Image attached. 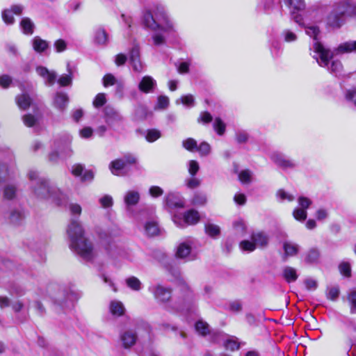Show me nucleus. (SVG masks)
<instances>
[{
  "label": "nucleus",
  "mask_w": 356,
  "mask_h": 356,
  "mask_svg": "<svg viewBox=\"0 0 356 356\" xmlns=\"http://www.w3.org/2000/svg\"><path fill=\"white\" fill-rule=\"evenodd\" d=\"M154 15L155 17L149 10H145L143 15V24L154 32L152 35L154 45H164L166 44L165 34L175 33L177 31L176 24L162 6L156 7Z\"/></svg>",
  "instance_id": "nucleus-1"
},
{
  "label": "nucleus",
  "mask_w": 356,
  "mask_h": 356,
  "mask_svg": "<svg viewBox=\"0 0 356 356\" xmlns=\"http://www.w3.org/2000/svg\"><path fill=\"white\" fill-rule=\"evenodd\" d=\"M28 177L31 181V193L40 200H49L58 206L65 205L67 195L60 188L51 186L48 179L39 177L37 171L30 170Z\"/></svg>",
  "instance_id": "nucleus-2"
},
{
  "label": "nucleus",
  "mask_w": 356,
  "mask_h": 356,
  "mask_svg": "<svg viewBox=\"0 0 356 356\" xmlns=\"http://www.w3.org/2000/svg\"><path fill=\"white\" fill-rule=\"evenodd\" d=\"M70 238V248L83 260L92 261L97 257L92 243L84 236L80 222L75 219L70 221L67 229Z\"/></svg>",
  "instance_id": "nucleus-3"
},
{
  "label": "nucleus",
  "mask_w": 356,
  "mask_h": 356,
  "mask_svg": "<svg viewBox=\"0 0 356 356\" xmlns=\"http://www.w3.org/2000/svg\"><path fill=\"white\" fill-rule=\"evenodd\" d=\"M305 30L306 34L314 40L312 47L314 55L313 56L320 66H326L327 65V59L330 56V50L326 49L320 42L318 35L320 30L316 26H307Z\"/></svg>",
  "instance_id": "nucleus-4"
},
{
  "label": "nucleus",
  "mask_w": 356,
  "mask_h": 356,
  "mask_svg": "<svg viewBox=\"0 0 356 356\" xmlns=\"http://www.w3.org/2000/svg\"><path fill=\"white\" fill-rule=\"evenodd\" d=\"M136 161L137 159L135 156L131 154H127L121 159L113 161L109 165V168L113 175L122 176L125 174L129 169V166L136 163Z\"/></svg>",
  "instance_id": "nucleus-5"
},
{
  "label": "nucleus",
  "mask_w": 356,
  "mask_h": 356,
  "mask_svg": "<svg viewBox=\"0 0 356 356\" xmlns=\"http://www.w3.org/2000/svg\"><path fill=\"white\" fill-rule=\"evenodd\" d=\"M70 140H63L56 144V151H53L49 156V160L53 163H57L60 160L65 159L72 155Z\"/></svg>",
  "instance_id": "nucleus-6"
},
{
  "label": "nucleus",
  "mask_w": 356,
  "mask_h": 356,
  "mask_svg": "<svg viewBox=\"0 0 356 356\" xmlns=\"http://www.w3.org/2000/svg\"><path fill=\"white\" fill-rule=\"evenodd\" d=\"M192 244L193 241L191 240L180 243L177 247L175 257L184 259L185 261L195 260L197 258V254L192 250Z\"/></svg>",
  "instance_id": "nucleus-7"
},
{
  "label": "nucleus",
  "mask_w": 356,
  "mask_h": 356,
  "mask_svg": "<svg viewBox=\"0 0 356 356\" xmlns=\"http://www.w3.org/2000/svg\"><path fill=\"white\" fill-rule=\"evenodd\" d=\"M334 6L346 19L356 17V0H343Z\"/></svg>",
  "instance_id": "nucleus-8"
},
{
  "label": "nucleus",
  "mask_w": 356,
  "mask_h": 356,
  "mask_svg": "<svg viewBox=\"0 0 356 356\" xmlns=\"http://www.w3.org/2000/svg\"><path fill=\"white\" fill-rule=\"evenodd\" d=\"M72 295L66 291H63L61 294L58 295L54 299L55 310L59 312L60 310L70 307L72 305Z\"/></svg>",
  "instance_id": "nucleus-9"
},
{
  "label": "nucleus",
  "mask_w": 356,
  "mask_h": 356,
  "mask_svg": "<svg viewBox=\"0 0 356 356\" xmlns=\"http://www.w3.org/2000/svg\"><path fill=\"white\" fill-rule=\"evenodd\" d=\"M140 199V193L136 190L127 191L123 197L125 209L127 212H132L133 207L136 206Z\"/></svg>",
  "instance_id": "nucleus-10"
},
{
  "label": "nucleus",
  "mask_w": 356,
  "mask_h": 356,
  "mask_svg": "<svg viewBox=\"0 0 356 356\" xmlns=\"http://www.w3.org/2000/svg\"><path fill=\"white\" fill-rule=\"evenodd\" d=\"M154 298L160 302L165 303L171 298V289L168 287H164L162 285H156L149 288Z\"/></svg>",
  "instance_id": "nucleus-11"
},
{
  "label": "nucleus",
  "mask_w": 356,
  "mask_h": 356,
  "mask_svg": "<svg viewBox=\"0 0 356 356\" xmlns=\"http://www.w3.org/2000/svg\"><path fill=\"white\" fill-rule=\"evenodd\" d=\"M346 19L338 11L334 6H333L332 11L327 15L326 19L327 25L333 29H339L346 23Z\"/></svg>",
  "instance_id": "nucleus-12"
},
{
  "label": "nucleus",
  "mask_w": 356,
  "mask_h": 356,
  "mask_svg": "<svg viewBox=\"0 0 356 356\" xmlns=\"http://www.w3.org/2000/svg\"><path fill=\"white\" fill-rule=\"evenodd\" d=\"M270 159L275 165L284 170L293 168L296 165L293 160L279 152L273 153Z\"/></svg>",
  "instance_id": "nucleus-13"
},
{
  "label": "nucleus",
  "mask_w": 356,
  "mask_h": 356,
  "mask_svg": "<svg viewBox=\"0 0 356 356\" xmlns=\"http://www.w3.org/2000/svg\"><path fill=\"white\" fill-rule=\"evenodd\" d=\"M71 173L75 177H80L81 181H90L94 175L92 170H85V166L80 163L72 166Z\"/></svg>",
  "instance_id": "nucleus-14"
},
{
  "label": "nucleus",
  "mask_w": 356,
  "mask_h": 356,
  "mask_svg": "<svg viewBox=\"0 0 356 356\" xmlns=\"http://www.w3.org/2000/svg\"><path fill=\"white\" fill-rule=\"evenodd\" d=\"M156 81L150 76H145L138 83V90L143 93L153 92L156 88Z\"/></svg>",
  "instance_id": "nucleus-15"
},
{
  "label": "nucleus",
  "mask_w": 356,
  "mask_h": 356,
  "mask_svg": "<svg viewBox=\"0 0 356 356\" xmlns=\"http://www.w3.org/2000/svg\"><path fill=\"white\" fill-rule=\"evenodd\" d=\"M108 34L103 27L99 26L94 29L93 42L96 45L104 47L108 44Z\"/></svg>",
  "instance_id": "nucleus-16"
},
{
  "label": "nucleus",
  "mask_w": 356,
  "mask_h": 356,
  "mask_svg": "<svg viewBox=\"0 0 356 356\" xmlns=\"http://www.w3.org/2000/svg\"><path fill=\"white\" fill-rule=\"evenodd\" d=\"M122 346L124 348H129L135 345L137 341L136 332L131 330L122 332L120 335Z\"/></svg>",
  "instance_id": "nucleus-17"
},
{
  "label": "nucleus",
  "mask_w": 356,
  "mask_h": 356,
  "mask_svg": "<svg viewBox=\"0 0 356 356\" xmlns=\"http://www.w3.org/2000/svg\"><path fill=\"white\" fill-rule=\"evenodd\" d=\"M37 73L44 79L45 84L52 86L56 82L57 74L54 71H49L47 67L39 66L36 68Z\"/></svg>",
  "instance_id": "nucleus-18"
},
{
  "label": "nucleus",
  "mask_w": 356,
  "mask_h": 356,
  "mask_svg": "<svg viewBox=\"0 0 356 356\" xmlns=\"http://www.w3.org/2000/svg\"><path fill=\"white\" fill-rule=\"evenodd\" d=\"M284 250V254L282 259L286 261L289 257L296 256L300 250V246L298 244L292 241H284L282 245Z\"/></svg>",
  "instance_id": "nucleus-19"
},
{
  "label": "nucleus",
  "mask_w": 356,
  "mask_h": 356,
  "mask_svg": "<svg viewBox=\"0 0 356 356\" xmlns=\"http://www.w3.org/2000/svg\"><path fill=\"white\" fill-rule=\"evenodd\" d=\"M251 240L254 241L257 248H265L269 243V236L264 232H256L251 234Z\"/></svg>",
  "instance_id": "nucleus-20"
},
{
  "label": "nucleus",
  "mask_w": 356,
  "mask_h": 356,
  "mask_svg": "<svg viewBox=\"0 0 356 356\" xmlns=\"http://www.w3.org/2000/svg\"><path fill=\"white\" fill-rule=\"evenodd\" d=\"M165 204L169 208H181L184 203L177 194L174 193H168L165 197Z\"/></svg>",
  "instance_id": "nucleus-21"
},
{
  "label": "nucleus",
  "mask_w": 356,
  "mask_h": 356,
  "mask_svg": "<svg viewBox=\"0 0 356 356\" xmlns=\"http://www.w3.org/2000/svg\"><path fill=\"white\" fill-rule=\"evenodd\" d=\"M234 172L238 175L239 181L243 184H248L252 181V172L248 169L243 170L239 172V168L237 164H234Z\"/></svg>",
  "instance_id": "nucleus-22"
},
{
  "label": "nucleus",
  "mask_w": 356,
  "mask_h": 356,
  "mask_svg": "<svg viewBox=\"0 0 356 356\" xmlns=\"http://www.w3.org/2000/svg\"><path fill=\"white\" fill-rule=\"evenodd\" d=\"M68 96L63 92H57L54 98V105L60 111H63L67 106Z\"/></svg>",
  "instance_id": "nucleus-23"
},
{
  "label": "nucleus",
  "mask_w": 356,
  "mask_h": 356,
  "mask_svg": "<svg viewBox=\"0 0 356 356\" xmlns=\"http://www.w3.org/2000/svg\"><path fill=\"white\" fill-rule=\"evenodd\" d=\"M200 220L199 213L194 209H191L186 212L184 215V221L182 225H179L181 227H184L186 225H195Z\"/></svg>",
  "instance_id": "nucleus-24"
},
{
  "label": "nucleus",
  "mask_w": 356,
  "mask_h": 356,
  "mask_svg": "<svg viewBox=\"0 0 356 356\" xmlns=\"http://www.w3.org/2000/svg\"><path fill=\"white\" fill-rule=\"evenodd\" d=\"M31 44L34 51L39 54L44 53L49 48V42L39 36H35L31 40Z\"/></svg>",
  "instance_id": "nucleus-25"
},
{
  "label": "nucleus",
  "mask_w": 356,
  "mask_h": 356,
  "mask_svg": "<svg viewBox=\"0 0 356 356\" xmlns=\"http://www.w3.org/2000/svg\"><path fill=\"white\" fill-rule=\"evenodd\" d=\"M356 51V40H349L340 44L334 50L336 54Z\"/></svg>",
  "instance_id": "nucleus-26"
},
{
  "label": "nucleus",
  "mask_w": 356,
  "mask_h": 356,
  "mask_svg": "<svg viewBox=\"0 0 356 356\" xmlns=\"http://www.w3.org/2000/svg\"><path fill=\"white\" fill-rule=\"evenodd\" d=\"M334 53L330 51V56L328 58L327 65L326 66H323V67H327V70L335 76L341 75L342 72L343 66L339 60H332L330 66H329L330 59L332 58Z\"/></svg>",
  "instance_id": "nucleus-27"
},
{
  "label": "nucleus",
  "mask_w": 356,
  "mask_h": 356,
  "mask_svg": "<svg viewBox=\"0 0 356 356\" xmlns=\"http://www.w3.org/2000/svg\"><path fill=\"white\" fill-rule=\"evenodd\" d=\"M109 310L113 316H121L124 314L125 308L122 302L115 300L110 302Z\"/></svg>",
  "instance_id": "nucleus-28"
},
{
  "label": "nucleus",
  "mask_w": 356,
  "mask_h": 356,
  "mask_svg": "<svg viewBox=\"0 0 356 356\" xmlns=\"http://www.w3.org/2000/svg\"><path fill=\"white\" fill-rule=\"evenodd\" d=\"M20 27L25 35H31L34 32L35 24L29 17H23L20 22Z\"/></svg>",
  "instance_id": "nucleus-29"
},
{
  "label": "nucleus",
  "mask_w": 356,
  "mask_h": 356,
  "mask_svg": "<svg viewBox=\"0 0 356 356\" xmlns=\"http://www.w3.org/2000/svg\"><path fill=\"white\" fill-rule=\"evenodd\" d=\"M282 275L284 280L288 282H293L298 279L296 270L291 266H285L282 270Z\"/></svg>",
  "instance_id": "nucleus-30"
},
{
  "label": "nucleus",
  "mask_w": 356,
  "mask_h": 356,
  "mask_svg": "<svg viewBox=\"0 0 356 356\" xmlns=\"http://www.w3.org/2000/svg\"><path fill=\"white\" fill-rule=\"evenodd\" d=\"M320 256V251L317 248H312L306 253L305 261L307 264H316L318 261Z\"/></svg>",
  "instance_id": "nucleus-31"
},
{
  "label": "nucleus",
  "mask_w": 356,
  "mask_h": 356,
  "mask_svg": "<svg viewBox=\"0 0 356 356\" xmlns=\"http://www.w3.org/2000/svg\"><path fill=\"white\" fill-rule=\"evenodd\" d=\"M145 232L149 236H154L159 233V227L156 222L154 220L147 221L145 224Z\"/></svg>",
  "instance_id": "nucleus-32"
},
{
  "label": "nucleus",
  "mask_w": 356,
  "mask_h": 356,
  "mask_svg": "<svg viewBox=\"0 0 356 356\" xmlns=\"http://www.w3.org/2000/svg\"><path fill=\"white\" fill-rule=\"evenodd\" d=\"M31 99L27 94H22L16 97V102L19 108L22 110L27 109L31 103Z\"/></svg>",
  "instance_id": "nucleus-33"
},
{
  "label": "nucleus",
  "mask_w": 356,
  "mask_h": 356,
  "mask_svg": "<svg viewBox=\"0 0 356 356\" xmlns=\"http://www.w3.org/2000/svg\"><path fill=\"white\" fill-rule=\"evenodd\" d=\"M127 286L133 291H138L142 289L143 284L138 278L131 276L125 280Z\"/></svg>",
  "instance_id": "nucleus-34"
},
{
  "label": "nucleus",
  "mask_w": 356,
  "mask_h": 356,
  "mask_svg": "<svg viewBox=\"0 0 356 356\" xmlns=\"http://www.w3.org/2000/svg\"><path fill=\"white\" fill-rule=\"evenodd\" d=\"M17 186L13 184H7L3 189V197L7 200H13L15 197Z\"/></svg>",
  "instance_id": "nucleus-35"
},
{
  "label": "nucleus",
  "mask_w": 356,
  "mask_h": 356,
  "mask_svg": "<svg viewBox=\"0 0 356 356\" xmlns=\"http://www.w3.org/2000/svg\"><path fill=\"white\" fill-rule=\"evenodd\" d=\"M291 10H303L305 8V0H284Z\"/></svg>",
  "instance_id": "nucleus-36"
},
{
  "label": "nucleus",
  "mask_w": 356,
  "mask_h": 356,
  "mask_svg": "<svg viewBox=\"0 0 356 356\" xmlns=\"http://www.w3.org/2000/svg\"><path fill=\"white\" fill-rule=\"evenodd\" d=\"M68 74H62L58 79V83L60 86H70L72 82V73L70 69V65H67Z\"/></svg>",
  "instance_id": "nucleus-37"
},
{
  "label": "nucleus",
  "mask_w": 356,
  "mask_h": 356,
  "mask_svg": "<svg viewBox=\"0 0 356 356\" xmlns=\"http://www.w3.org/2000/svg\"><path fill=\"white\" fill-rule=\"evenodd\" d=\"M169 98L165 95H160L157 98V102L154 106L155 110H164L169 106Z\"/></svg>",
  "instance_id": "nucleus-38"
},
{
  "label": "nucleus",
  "mask_w": 356,
  "mask_h": 356,
  "mask_svg": "<svg viewBox=\"0 0 356 356\" xmlns=\"http://www.w3.org/2000/svg\"><path fill=\"white\" fill-rule=\"evenodd\" d=\"M180 102L186 106L193 107L195 105V99L192 95H186L181 96L179 99L176 101L177 104H179Z\"/></svg>",
  "instance_id": "nucleus-39"
},
{
  "label": "nucleus",
  "mask_w": 356,
  "mask_h": 356,
  "mask_svg": "<svg viewBox=\"0 0 356 356\" xmlns=\"http://www.w3.org/2000/svg\"><path fill=\"white\" fill-rule=\"evenodd\" d=\"M205 232L211 237H216L220 234V230L218 225L207 224L205 225Z\"/></svg>",
  "instance_id": "nucleus-40"
},
{
  "label": "nucleus",
  "mask_w": 356,
  "mask_h": 356,
  "mask_svg": "<svg viewBox=\"0 0 356 356\" xmlns=\"http://www.w3.org/2000/svg\"><path fill=\"white\" fill-rule=\"evenodd\" d=\"M196 331L201 335H206L209 332V325L202 321H199L195 324Z\"/></svg>",
  "instance_id": "nucleus-41"
},
{
  "label": "nucleus",
  "mask_w": 356,
  "mask_h": 356,
  "mask_svg": "<svg viewBox=\"0 0 356 356\" xmlns=\"http://www.w3.org/2000/svg\"><path fill=\"white\" fill-rule=\"evenodd\" d=\"M104 113L108 119H113L115 120H119L121 119V116L119 113L110 106H106L105 107Z\"/></svg>",
  "instance_id": "nucleus-42"
},
{
  "label": "nucleus",
  "mask_w": 356,
  "mask_h": 356,
  "mask_svg": "<svg viewBox=\"0 0 356 356\" xmlns=\"http://www.w3.org/2000/svg\"><path fill=\"white\" fill-rule=\"evenodd\" d=\"M213 128L217 134H224L226 129V124L220 118H216L213 121Z\"/></svg>",
  "instance_id": "nucleus-43"
},
{
  "label": "nucleus",
  "mask_w": 356,
  "mask_h": 356,
  "mask_svg": "<svg viewBox=\"0 0 356 356\" xmlns=\"http://www.w3.org/2000/svg\"><path fill=\"white\" fill-rule=\"evenodd\" d=\"M106 102V94L105 93H99L97 94L93 102H92V104H93V106L96 108H99L102 106H103Z\"/></svg>",
  "instance_id": "nucleus-44"
},
{
  "label": "nucleus",
  "mask_w": 356,
  "mask_h": 356,
  "mask_svg": "<svg viewBox=\"0 0 356 356\" xmlns=\"http://www.w3.org/2000/svg\"><path fill=\"white\" fill-rule=\"evenodd\" d=\"M239 246L242 250L248 252H252L257 248L256 245L253 241H250L248 240L242 241L240 243Z\"/></svg>",
  "instance_id": "nucleus-45"
},
{
  "label": "nucleus",
  "mask_w": 356,
  "mask_h": 356,
  "mask_svg": "<svg viewBox=\"0 0 356 356\" xmlns=\"http://www.w3.org/2000/svg\"><path fill=\"white\" fill-rule=\"evenodd\" d=\"M134 71L140 73L145 70V65L142 63L140 58L129 60Z\"/></svg>",
  "instance_id": "nucleus-46"
},
{
  "label": "nucleus",
  "mask_w": 356,
  "mask_h": 356,
  "mask_svg": "<svg viewBox=\"0 0 356 356\" xmlns=\"http://www.w3.org/2000/svg\"><path fill=\"white\" fill-rule=\"evenodd\" d=\"M24 217L23 212L19 210H15L11 212L10 216V221L14 224H19Z\"/></svg>",
  "instance_id": "nucleus-47"
},
{
  "label": "nucleus",
  "mask_w": 356,
  "mask_h": 356,
  "mask_svg": "<svg viewBox=\"0 0 356 356\" xmlns=\"http://www.w3.org/2000/svg\"><path fill=\"white\" fill-rule=\"evenodd\" d=\"M13 14L9 9H5L2 11V19L6 24L11 25L15 22Z\"/></svg>",
  "instance_id": "nucleus-48"
},
{
  "label": "nucleus",
  "mask_w": 356,
  "mask_h": 356,
  "mask_svg": "<svg viewBox=\"0 0 356 356\" xmlns=\"http://www.w3.org/2000/svg\"><path fill=\"white\" fill-rule=\"evenodd\" d=\"M197 122L207 124L210 123L213 120V117L208 111H202L200 113V116L197 118Z\"/></svg>",
  "instance_id": "nucleus-49"
},
{
  "label": "nucleus",
  "mask_w": 356,
  "mask_h": 356,
  "mask_svg": "<svg viewBox=\"0 0 356 356\" xmlns=\"http://www.w3.org/2000/svg\"><path fill=\"white\" fill-rule=\"evenodd\" d=\"M282 35L286 42H295L298 38L297 35L289 29H284L282 33Z\"/></svg>",
  "instance_id": "nucleus-50"
},
{
  "label": "nucleus",
  "mask_w": 356,
  "mask_h": 356,
  "mask_svg": "<svg viewBox=\"0 0 356 356\" xmlns=\"http://www.w3.org/2000/svg\"><path fill=\"white\" fill-rule=\"evenodd\" d=\"M293 216L298 221H304L307 216V211L300 208H296L293 211Z\"/></svg>",
  "instance_id": "nucleus-51"
},
{
  "label": "nucleus",
  "mask_w": 356,
  "mask_h": 356,
  "mask_svg": "<svg viewBox=\"0 0 356 356\" xmlns=\"http://www.w3.org/2000/svg\"><path fill=\"white\" fill-rule=\"evenodd\" d=\"M9 291L11 294L16 295L18 296H22L25 294L24 288L17 284H12L11 286L9 288Z\"/></svg>",
  "instance_id": "nucleus-52"
},
{
  "label": "nucleus",
  "mask_w": 356,
  "mask_h": 356,
  "mask_svg": "<svg viewBox=\"0 0 356 356\" xmlns=\"http://www.w3.org/2000/svg\"><path fill=\"white\" fill-rule=\"evenodd\" d=\"M54 47L57 53L63 52L67 49V42L63 39H58L54 42Z\"/></svg>",
  "instance_id": "nucleus-53"
},
{
  "label": "nucleus",
  "mask_w": 356,
  "mask_h": 356,
  "mask_svg": "<svg viewBox=\"0 0 356 356\" xmlns=\"http://www.w3.org/2000/svg\"><path fill=\"white\" fill-rule=\"evenodd\" d=\"M299 208L301 209H305V211L310 207L312 204V201L305 196H300L298 199Z\"/></svg>",
  "instance_id": "nucleus-54"
},
{
  "label": "nucleus",
  "mask_w": 356,
  "mask_h": 356,
  "mask_svg": "<svg viewBox=\"0 0 356 356\" xmlns=\"http://www.w3.org/2000/svg\"><path fill=\"white\" fill-rule=\"evenodd\" d=\"M207 201L206 195L202 193L195 194L193 198L192 203L194 205H204Z\"/></svg>",
  "instance_id": "nucleus-55"
},
{
  "label": "nucleus",
  "mask_w": 356,
  "mask_h": 356,
  "mask_svg": "<svg viewBox=\"0 0 356 356\" xmlns=\"http://www.w3.org/2000/svg\"><path fill=\"white\" fill-rule=\"evenodd\" d=\"M348 300L350 305V312L356 314V291H353L349 293Z\"/></svg>",
  "instance_id": "nucleus-56"
},
{
  "label": "nucleus",
  "mask_w": 356,
  "mask_h": 356,
  "mask_svg": "<svg viewBox=\"0 0 356 356\" xmlns=\"http://www.w3.org/2000/svg\"><path fill=\"white\" fill-rule=\"evenodd\" d=\"M99 203L104 208L111 207L113 204V200L111 195H105L99 200Z\"/></svg>",
  "instance_id": "nucleus-57"
},
{
  "label": "nucleus",
  "mask_w": 356,
  "mask_h": 356,
  "mask_svg": "<svg viewBox=\"0 0 356 356\" xmlns=\"http://www.w3.org/2000/svg\"><path fill=\"white\" fill-rule=\"evenodd\" d=\"M227 309L230 312L237 313L242 310V304L238 300H234L228 303Z\"/></svg>",
  "instance_id": "nucleus-58"
},
{
  "label": "nucleus",
  "mask_w": 356,
  "mask_h": 356,
  "mask_svg": "<svg viewBox=\"0 0 356 356\" xmlns=\"http://www.w3.org/2000/svg\"><path fill=\"white\" fill-rule=\"evenodd\" d=\"M129 60L140 58V47L134 43L129 53Z\"/></svg>",
  "instance_id": "nucleus-59"
},
{
  "label": "nucleus",
  "mask_w": 356,
  "mask_h": 356,
  "mask_svg": "<svg viewBox=\"0 0 356 356\" xmlns=\"http://www.w3.org/2000/svg\"><path fill=\"white\" fill-rule=\"evenodd\" d=\"M117 80L115 77L111 74H106L103 77V85L104 87H108L116 84Z\"/></svg>",
  "instance_id": "nucleus-60"
},
{
  "label": "nucleus",
  "mask_w": 356,
  "mask_h": 356,
  "mask_svg": "<svg viewBox=\"0 0 356 356\" xmlns=\"http://www.w3.org/2000/svg\"><path fill=\"white\" fill-rule=\"evenodd\" d=\"M10 177L8 169L5 165H0V183L6 181Z\"/></svg>",
  "instance_id": "nucleus-61"
},
{
  "label": "nucleus",
  "mask_w": 356,
  "mask_h": 356,
  "mask_svg": "<svg viewBox=\"0 0 356 356\" xmlns=\"http://www.w3.org/2000/svg\"><path fill=\"white\" fill-rule=\"evenodd\" d=\"M277 196L280 198L281 200H286L289 202H292L295 200V197L293 195L288 193L282 189H280L277 192Z\"/></svg>",
  "instance_id": "nucleus-62"
},
{
  "label": "nucleus",
  "mask_w": 356,
  "mask_h": 356,
  "mask_svg": "<svg viewBox=\"0 0 356 356\" xmlns=\"http://www.w3.org/2000/svg\"><path fill=\"white\" fill-rule=\"evenodd\" d=\"M191 63L189 61L181 62L177 65V71L179 74H184L189 72Z\"/></svg>",
  "instance_id": "nucleus-63"
},
{
  "label": "nucleus",
  "mask_w": 356,
  "mask_h": 356,
  "mask_svg": "<svg viewBox=\"0 0 356 356\" xmlns=\"http://www.w3.org/2000/svg\"><path fill=\"white\" fill-rule=\"evenodd\" d=\"M184 147L190 151H193L197 148V142L193 138H188L183 142Z\"/></svg>",
  "instance_id": "nucleus-64"
}]
</instances>
